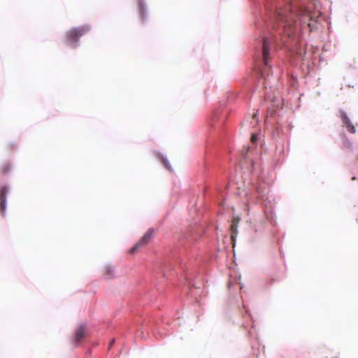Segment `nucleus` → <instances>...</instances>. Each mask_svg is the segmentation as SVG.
I'll return each instance as SVG.
<instances>
[{
  "label": "nucleus",
  "mask_w": 358,
  "mask_h": 358,
  "mask_svg": "<svg viewBox=\"0 0 358 358\" xmlns=\"http://www.w3.org/2000/svg\"><path fill=\"white\" fill-rule=\"evenodd\" d=\"M115 341L114 340H112L110 343V347H111L113 345V344L114 343Z\"/></svg>",
  "instance_id": "obj_13"
},
{
  "label": "nucleus",
  "mask_w": 358,
  "mask_h": 358,
  "mask_svg": "<svg viewBox=\"0 0 358 358\" xmlns=\"http://www.w3.org/2000/svg\"><path fill=\"white\" fill-rule=\"evenodd\" d=\"M255 117H256V114L255 113V114L253 115V118H255Z\"/></svg>",
  "instance_id": "obj_15"
},
{
  "label": "nucleus",
  "mask_w": 358,
  "mask_h": 358,
  "mask_svg": "<svg viewBox=\"0 0 358 358\" xmlns=\"http://www.w3.org/2000/svg\"><path fill=\"white\" fill-rule=\"evenodd\" d=\"M257 134H252V136H251V141H252V143H255V142L257 141Z\"/></svg>",
  "instance_id": "obj_11"
},
{
  "label": "nucleus",
  "mask_w": 358,
  "mask_h": 358,
  "mask_svg": "<svg viewBox=\"0 0 358 358\" xmlns=\"http://www.w3.org/2000/svg\"><path fill=\"white\" fill-rule=\"evenodd\" d=\"M154 230L150 229L141 238V239L136 243L129 250L130 254H134L137 250L146 245L153 236Z\"/></svg>",
  "instance_id": "obj_3"
},
{
  "label": "nucleus",
  "mask_w": 358,
  "mask_h": 358,
  "mask_svg": "<svg viewBox=\"0 0 358 358\" xmlns=\"http://www.w3.org/2000/svg\"><path fill=\"white\" fill-rule=\"evenodd\" d=\"M85 331L86 328L84 325L79 326L76 329L73 339L76 345H78L80 341L85 337Z\"/></svg>",
  "instance_id": "obj_7"
},
{
  "label": "nucleus",
  "mask_w": 358,
  "mask_h": 358,
  "mask_svg": "<svg viewBox=\"0 0 358 358\" xmlns=\"http://www.w3.org/2000/svg\"><path fill=\"white\" fill-rule=\"evenodd\" d=\"M262 55L265 68L268 66L269 48L272 40L264 36L262 38Z\"/></svg>",
  "instance_id": "obj_4"
},
{
  "label": "nucleus",
  "mask_w": 358,
  "mask_h": 358,
  "mask_svg": "<svg viewBox=\"0 0 358 358\" xmlns=\"http://www.w3.org/2000/svg\"><path fill=\"white\" fill-rule=\"evenodd\" d=\"M90 30L87 25H83L78 27H74L70 29L66 34V42L71 48H76L77 43L82 36L87 34Z\"/></svg>",
  "instance_id": "obj_2"
},
{
  "label": "nucleus",
  "mask_w": 358,
  "mask_h": 358,
  "mask_svg": "<svg viewBox=\"0 0 358 358\" xmlns=\"http://www.w3.org/2000/svg\"><path fill=\"white\" fill-rule=\"evenodd\" d=\"M264 72H265V70L264 69V70L262 71V73H261L262 77H264Z\"/></svg>",
  "instance_id": "obj_14"
},
{
  "label": "nucleus",
  "mask_w": 358,
  "mask_h": 358,
  "mask_svg": "<svg viewBox=\"0 0 358 358\" xmlns=\"http://www.w3.org/2000/svg\"><path fill=\"white\" fill-rule=\"evenodd\" d=\"M8 192V189L6 186H3L0 188V210L2 214L4 213L6 209V194Z\"/></svg>",
  "instance_id": "obj_6"
},
{
  "label": "nucleus",
  "mask_w": 358,
  "mask_h": 358,
  "mask_svg": "<svg viewBox=\"0 0 358 358\" xmlns=\"http://www.w3.org/2000/svg\"><path fill=\"white\" fill-rule=\"evenodd\" d=\"M138 6H139V11H140L141 16L142 19H144L145 17V5L143 4V3L142 1H140L138 3Z\"/></svg>",
  "instance_id": "obj_9"
},
{
  "label": "nucleus",
  "mask_w": 358,
  "mask_h": 358,
  "mask_svg": "<svg viewBox=\"0 0 358 358\" xmlns=\"http://www.w3.org/2000/svg\"><path fill=\"white\" fill-rule=\"evenodd\" d=\"M239 221H240V218L237 217H233V219H232L231 224V238L232 241H234V238L236 236V234L238 232L237 228H238V224Z\"/></svg>",
  "instance_id": "obj_8"
},
{
  "label": "nucleus",
  "mask_w": 358,
  "mask_h": 358,
  "mask_svg": "<svg viewBox=\"0 0 358 358\" xmlns=\"http://www.w3.org/2000/svg\"><path fill=\"white\" fill-rule=\"evenodd\" d=\"M340 117L342 120L343 126L347 128L348 131L351 134H355L356 132L355 127L351 123L347 114L344 111H341Z\"/></svg>",
  "instance_id": "obj_5"
},
{
  "label": "nucleus",
  "mask_w": 358,
  "mask_h": 358,
  "mask_svg": "<svg viewBox=\"0 0 358 358\" xmlns=\"http://www.w3.org/2000/svg\"><path fill=\"white\" fill-rule=\"evenodd\" d=\"M10 169V166L9 164H5L1 166V167L0 168V171L2 174H6L7 173Z\"/></svg>",
  "instance_id": "obj_10"
},
{
  "label": "nucleus",
  "mask_w": 358,
  "mask_h": 358,
  "mask_svg": "<svg viewBox=\"0 0 358 358\" xmlns=\"http://www.w3.org/2000/svg\"><path fill=\"white\" fill-rule=\"evenodd\" d=\"M306 14V9L294 5L292 1L284 9H279L277 11V20L283 27L285 34L289 38H292L296 30L298 17H305Z\"/></svg>",
  "instance_id": "obj_1"
},
{
  "label": "nucleus",
  "mask_w": 358,
  "mask_h": 358,
  "mask_svg": "<svg viewBox=\"0 0 358 358\" xmlns=\"http://www.w3.org/2000/svg\"><path fill=\"white\" fill-rule=\"evenodd\" d=\"M345 145L347 148H350L352 147V143L350 142L346 141Z\"/></svg>",
  "instance_id": "obj_12"
}]
</instances>
